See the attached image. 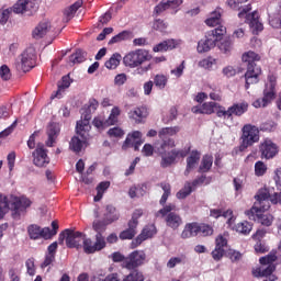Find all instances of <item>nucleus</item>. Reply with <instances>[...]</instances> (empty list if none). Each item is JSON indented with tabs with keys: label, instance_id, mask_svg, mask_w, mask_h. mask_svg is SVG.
Instances as JSON below:
<instances>
[{
	"label": "nucleus",
	"instance_id": "obj_1",
	"mask_svg": "<svg viewBox=\"0 0 281 281\" xmlns=\"http://www.w3.org/2000/svg\"><path fill=\"white\" fill-rule=\"evenodd\" d=\"M181 131V127H162L158 132V136L161 139V144L157 147V153L160 157V168H170V166H175L178 159H184L190 154V147L188 149H177L175 148L177 144L173 138H168L166 135H177Z\"/></svg>",
	"mask_w": 281,
	"mask_h": 281
},
{
	"label": "nucleus",
	"instance_id": "obj_2",
	"mask_svg": "<svg viewBox=\"0 0 281 281\" xmlns=\"http://www.w3.org/2000/svg\"><path fill=\"white\" fill-rule=\"evenodd\" d=\"M274 181L280 192H273V189L267 187L259 189L255 195L256 202L254 206L245 211L249 221H258L260 212H267V210L271 207L270 203H272V205H278V203L281 205V169H277Z\"/></svg>",
	"mask_w": 281,
	"mask_h": 281
},
{
	"label": "nucleus",
	"instance_id": "obj_3",
	"mask_svg": "<svg viewBox=\"0 0 281 281\" xmlns=\"http://www.w3.org/2000/svg\"><path fill=\"white\" fill-rule=\"evenodd\" d=\"M32 206V200L26 196L3 195L0 194V221L4 218L8 212H12L13 218H21V212H25Z\"/></svg>",
	"mask_w": 281,
	"mask_h": 281
},
{
	"label": "nucleus",
	"instance_id": "obj_4",
	"mask_svg": "<svg viewBox=\"0 0 281 281\" xmlns=\"http://www.w3.org/2000/svg\"><path fill=\"white\" fill-rule=\"evenodd\" d=\"M260 55L254 50L245 52L241 55V60L246 65L245 78V89H249L251 85H258L260 82V76H262V68L257 65L260 63Z\"/></svg>",
	"mask_w": 281,
	"mask_h": 281
},
{
	"label": "nucleus",
	"instance_id": "obj_5",
	"mask_svg": "<svg viewBox=\"0 0 281 281\" xmlns=\"http://www.w3.org/2000/svg\"><path fill=\"white\" fill-rule=\"evenodd\" d=\"M225 34H227V27L225 26H217L216 29L206 32L204 40H201L198 43L199 54H205L206 52H210V49H214L216 43H218Z\"/></svg>",
	"mask_w": 281,
	"mask_h": 281
},
{
	"label": "nucleus",
	"instance_id": "obj_6",
	"mask_svg": "<svg viewBox=\"0 0 281 281\" xmlns=\"http://www.w3.org/2000/svg\"><path fill=\"white\" fill-rule=\"evenodd\" d=\"M239 151L245 153L247 148H251L254 144L260 142V130L258 126L252 124H245L241 127V135L239 137Z\"/></svg>",
	"mask_w": 281,
	"mask_h": 281
},
{
	"label": "nucleus",
	"instance_id": "obj_7",
	"mask_svg": "<svg viewBox=\"0 0 281 281\" xmlns=\"http://www.w3.org/2000/svg\"><path fill=\"white\" fill-rule=\"evenodd\" d=\"M69 249H80L82 247V240H85V233L76 232L74 229L66 228L58 236V244L65 245Z\"/></svg>",
	"mask_w": 281,
	"mask_h": 281
},
{
	"label": "nucleus",
	"instance_id": "obj_8",
	"mask_svg": "<svg viewBox=\"0 0 281 281\" xmlns=\"http://www.w3.org/2000/svg\"><path fill=\"white\" fill-rule=\"evenodd\" d=\"M146 60H150V54L148 50L142 48L130 52L123 58L125 67H130L131 69H135V67L144 65Z\"/></svg>",
	"mask_w": 281,
	"mask_h": 281
},
{
	"label": "nucleus",
	"instance_id": "obj_9",
	"mask_svg": "<svg viewBox=\"0 0 281 281\" xmlns=\"http://www.w3.org/2000/svg\"><path fill=\"white\" fill-rule=\"evenodd\" d=\"M249 12H251V4H247L241 9L238 13V19H246L245 23H248L254 32H262L265 26L260 22L258 11Z\"/></svg>",
	"mask_w": 281,
	"mask_h": 281
},
{
	"label": "nucleus",
	"instance_id": "obj_10",
	"mask_svg": "<svg viewBox=\"0 0 281 281\" xmlns=\"http://www.w3.org/2000/svg\"><path fill=\"white\" fill-rule=\"evenodd\" d=\"M146 262V252L144 250H134L128 257H125V261L122 263L123 269L127 271H135Z\"/></svg>",
	"mask_w": 281,
	"mask_h": 281
},
{
	"label": "nucleus",
	"instance_id": "obj_11",
	"mask_svg": "<svg viewBox=\"0 0 281 281\" xmlns=\"http://www.w3.org/2000/svg\"><path fill=\"white\" fill-rule=\"evenodd\" d=\"M83 244V251L85 254H95V251H102L104 247H106V240L104 239V236L102 234L95 235V241L91 240V238H87V236H83V240L81 241Z\"/></svg>",
	"mask_w": 281,
	"mask_h": 281
},
{
	"label": "nucleus",
	"instance_id": "obj_12",
	"mask_svg": "<svg viewBox=\"0 0 281 281\" xmlns=\"http://www.w3.org/2000/svg\"><path fill=\"white\" fill-rule=\"evenodd\" d=\"M274 98H276V82H271L266 85V88L263 89V98L257 99L256 101H254L252 106H255V109L269 106V104L273 102Z\"/></svg>",
	"mask_w": 281,
	"mask_h": 281
},
{
	"label": "nucleus",
	"instance_id": "obj_13",
	"mask_svg": "<svg viewBox=\"0 0 281 281\" xmlns=\"http://www.w3.org/2000/svg\"><path fill=\"white\" fill-rule=\"evenodd\" d=\"M259 153L261 155V159H273V157L279 153L278 145L273 143L271 138H265L259 144Z\"/></svg>",
	"mask_w": 281,
	"mask_h": 281
},
{
	"label": "nucleus",
	"instance_id": "obj_14",
	"mask_svg": "<svg viewBox=\"0 0 281 281\" xmlns=\"http://www.w3.org/2000/svg\"><path fill=\"white\" fill-rule=\"evenodd\" d=\"M157 234V226L155 224H147L140 232V234L134 238L131 243V249H137L142 243L148 240V238H153Z\"/></svg>",
	"mask_w": 281,
	"mask_h": 281
},
{
	"label": "nucleus",
	"instance_id": "obj_15",
	"mask_svg": "<svg viewBox=\"0 0 281 281\" xmlns=\"http://www.w3.org/2000/svg\"><path fill=\"white\" fill-rule=\"evenodd\" d=\"M92 110H89L86 108V105L81 109V120L77 122V131L78 133H82L83 137H87V133L91 132V115H92Z\"/></svg>",
	"mask_w": 281,
	"mask_h": 281
},
{
	"label": "nucleus",
	"instance_id": "obj_16",
	"mask_svg": "<svg viewBox=\"0 0 281 281\" xmlns=\"http://www.w3.org/2000/svg\"><path fill=\"white\" fill-rule=\"evenodd\" d=\"M32 155L33 164L37 168H45L49 165V156H47V149L43 145H37Z\"/></svg>",
	"mask_w": 281,
	"mask_h": 281
},
{
	"label": "nucleus",
	"instance_id": "obj_17",
	"mask_svg": "<svg viewBox=\"0 0 281 281\" xmlns=\"http://www.w3.org/2000/svg\"><path fill=\"white\" fill-rule=\"evenodd\" d=\"M27 234L31 240H49V227H41L38 224L27 226Z\"/></svg>",
	"mask_w": 281,
	"mask_h": 281
},
{
	"label": "nucleus",
	"instance_id": "obj_18",
	"mask_svg": "<svg viewBox=\"0 0 281 281\" xmlns=\"http://www.w3.org/2000/svg\"><path fill=\"white\" fill-rule=\"evenodd\" d=\"M91 135L87 132V136L82 135V132H78V127L76 126V136H74L69 142V148L72 153H81L82 146H85L86 142H89Z\"/></svg>",
	"mask_w": 281,
	"mask_h": 281
},
{
	"label": "nucleus",
	"instance_id": "obj_19",
	"mask_svg": "<svg viewBox=\"0 0 281 281\" xmlns=\"http://www.w3.org/2000/svg\"><path fill=\"white\" fill-rule=\"evenodd\" d=\"M142 144H144V140H142V132L134 131L132 134L127 135L123 148H134V150H139Z\"/></svg>",
	"mask_w": 281,
	"mask_h": 281
},
{
	"label": "nucleus",
	"instance_id": "obj_20",
	"mask_svg": "<svg viewBox=\"0 0 281 281\" xmlns=\"http://www.w3.org/2000/svg\"><path fill=\"white\" fill-rule=\"evenodd\" d=\"M36 65V57L34 54L29 53L27 50L23 52L21 54V64L20 67L24 74H27V71H31V69H34Z\"/></svg>",
	"mask_w": 281,
	"mask_h": 281
},
{
	"label": "nucleus",
	"instance_id": "obj_21",
	"mask_svg": "<svg viewBox=\"0 0 281 281\" xmlns=\"http://www.w3.org/2000/svg\"><path fill=\"white\" fill-rule=\"evenodd\" d=\"M182 3L183 1L179 0H162L154 8V14H157V16H159V14L166 12V10H170V8L175 10V8H179Z\"/></svg>",
	"mask_w": 281,
	"mask_h": 281
},
{
	"label": "nucleus",
	"instance_id": "obj_22",
	"mask_svg": "<svg viewBox=\"0 0 281 281\" xmlns=\"http://www.w3.org/2000/svg\"><path fill=\"white\" fill-rule=\"evenodd\" d=\"M52 30V23L47 20L40 22L32 32L33 38L36 41L47 35V32Z\"/></svg>",
	"mask_w": 281,
	"mask_h": 281
},
{
	"label": "nucleus",
	"instance_id": "obj_23",
	"mask_svg": "<svg viewBox=\"0 0 281 281\" xmlns=\"http://www.w3.org/2000/svg\"><path fill=\"white\" fill-rule=\"evenodd\" d=\"M177 45H179V43H177V40L175 38L165 40L156 44L153 47V52L155 53L172 52V49H177Z\"/></svg>",
	"mask_w": 281,
	"mask_h": 281
},
{
	"label": "nucleus",
	"instance_id": "obj_24",
	"mask_svg": "<svg viewBox=\"0 0 281 281\" xmlns=\"http://www.w3.org/2000/svg\"><path fill=\"white\" fill-rule=\"evenodd\" d=\"M201 161V153L199 150L191 151L190 156L187 158V167L184 170V176L188 177L194 168H196V165Z\"/></svg>",
	"mask_w": 281,
	"mask_h": 281
},
{
	"label": "nucleus",
	"instance_id": "obj_25",
	"mask_svg": "<svg viewBox=\"0 0 281 281\" xmlns=\"http://www.w3.org/2000/svg\"><path fill=\"white\" fill-rule=\"evenodd\" d=\"M164 218L167 227H170V229H179L183 225V218L177 213H168Z\"/></svg>",
	"mask_w": 281,
	"mask_h": 281
},
{
	"label": "nucleus",
	"instance_id": "obj_26",
	"mask_svg": "<svg viewBox=\"0 0 281 281\" xmlns=\"http://www.w3.org/2000/svg\"><path fill=\"white\" fill-rule=\"evenodd\" d=\"M128 116L135 121V124H142L148 117V109L146 106L136 108L128 113Z\"/></svg>",
	"mask_w": 281,
	"mask_h": 281
},
{
	"label": "nucleus",
	"instance_id": "obj_27",
	"mask_svg": "<svg viewBox=\"0 0 281 281\" xmlns=\"http://www.w3.org/2000/svg\"><path fill=\"white\" fill-rule=\"evenodd\" d=\"M199 229H200V224L198 222L188 223L186 224L181 233V238L186 240L187 238H193L194 236H199L200 234Z\"/></svg>",
	"mask_w": 281,
	"mask_h": 281
},
{
	"label": "nucleus",
	"instance_id": "obj_28",
	"mask_svg": "<svg viewBox=\"0 0 281 281\" xmlns=\"http://www.w3.org/2000/svg\"><path fill=\"white\" fill-rule=\"evenodd\" d=\"M80 8H82V0H78L70 7L66 8L63 12L64 23H69V21H71V19H74V16L76 15V12H78V10H80Z\"/></svg>",
	"mask_w": 281,
	"mask_h": 281
},
{
	"label": "nucleus",
	"instance_id": "obj_29",
	"mask_svg": "<svg viewBox=\"0 0 281 281\" xmlns=\"http://www.w3.org/2000/svg\"><path fill=\"white\" fill-rule=\"evenodd\" d=\"M217 106L218 103L216 102H204L200 108H192V112L201 113L203 115H212V113H214V110H216Z\"/></svg>",
	"mask_w": 281,
	"mask_h": 281
},
{
	"label": "nucleus",
	"instance_id": "obj_30",
	"mask_svg": "<svg viewBox=\"0 0 281 281\" xmlns=\"http://www.w3.org/2000/svg\"><path fill=\"white\" fill-rule=\"evenodd\" d=\"M213 164H214V157L210 154L204 155L198 168V172L200 175H205V172H210V170H212Z\"/></svg>",
	"mask_w": 281,
	"mask_h": 281
},
{
	"label": "nucleus",
	"instance_id": "obj_31",
	"mask_svg": "<svg viewBox=\"0 0 281 281\" xmlns=\"http://www.w3.org/2000/svg\"><path fill=\"white\" fill-rule=\"evenodd\" d=\"M231 227L234 232H237V234H243V236H249V234H251V229H254V224L247 221H243Z\"/></svg>",
	"mask_w": 281,
	"mask_h": 281
},
{
	"label": "nucleus",
	"instance_id": "obj_32",
	"mask_svg": "<svg viewBox=\"0 0 281 281\" xmlns=\"http://www.w3.org/2000/svg\"><path fill=\"white\" fill-rule=\"evenodd\" d=\"M59 133L60 127L56 123H53L48 126V140L46 142V146H48V148H52V146H54V144L56 143V137H58Z\"/></svg>",
	"mask_w": 281,
	"mask_h": 281
},
{
	"label": "nucleus",
	"instance_id": "obj_33",
	"mask_svg": "<svg viewBox=\"0 0 281 281\" xmlns=\"http://www.w3.org/2000/svg\"><path fill=\"white\" fill-rule=\"evenodd\" d=\"M228 109L231 111V117L233 115L240 117L241 115H245V113H247V111L249 110V103H247V102L234 103Z\"/></svg>",
	"mask_w": 281,
	"mask_h": 281
},
{
	"label": "nucleus",
	"instance_id": "obj_34",
	"mask_svg": "<svg viewBox=\"0 0 281 281\" xmlns=\"http://www.w3.org/2000/svg\"><path fill=\"white\" fill-rule=\"evenodd\" d=\"M137 236V226L127 222V228L120 233L121 240H133Z\"/></svg>",
	"mask_w": 281,
	"mask_h": 281
},
{
	"label": "nucleus",
	"instance_id": "obj_35",
	"mask_svg": "<svg viewBox=\"0 0 281 281\" xmlns=\"http://www.w3.org/2000/svg\"><path fill=\"white\" fill-rule=\"evenodd\" d=\"M106 212L104 214L103 220L111 225V223H115V221H120V212L113 205H106Z\"/></svg>",
	"mask_w": 281,
	"mask_h": 281
},
{
	"label": "nucleus",
	"instance_id": "obj_36",
	"mask_svg": "<svg viewBox=\"0 0 281 281\" xmlns=\"http://www.w3.org/2000/svg\"><path fill=\"white\" fill-rule=\"evenodd\" d=\"M87 60V52L78 48L69 56V65H80Z\"/></svg>",
	"mask_w": 281,
	"mask_h": 281
},
{
	"label": "nucleus",
	"instance_id": "obj_37",
	"mask_svg": "<svg viewBox=\"0 0 281 281\" xmlns=\"http://www.w3.org/2000/svg\"><path fill=\"white\" fill-rule=\"evenodd\" d=\"M276 217L271 213H259L257 215V223H260L263 227H271Z\"/></svg>",
	"mask_w": 281,
	"mask_h": 281
},
{
	"label": "nucleus",
	"instance_id": "obj_38",
	"mask_svg": "<svg viewBox=\"0 0 281 281\" xmlns=\"http://www.w3.org/2000/svg\"><path fill=\"white\" fill-rule=\"evenodd\" d=\"M133 38V32L123 31L109 41V45H115V43H122V41H131Z\"/></svg>",
	"mask_w": 281,
	"mask_h": 281
},
{
	"label": "nucleus",
	"instance_id": "obj_39",
	"mask_svg": "<svg viewBox=\"0 0 281 281\" xmlns=\"http://www.w3.org/2000/svg\"><path fill=\"white\" fill-rule=\"evenodd\" d=\"M186 262H188V257L186 255L171 257L167 262V269H175L178 265H186Z\"/></svg>",
	"mask_w": 281,
	"mask_h": 281
},
{
	"label": "nucleus",
	"instance_id": "obj_40",
	"mask_svg": "<svg viewBox=\"0 0 281 281\" xmlns=\"http://www.w3.org/2000/svg\"><path fill=\"white\" fill-rule=\"evenodd\" d=\"M122 60V55L119 53H114L109 60L105 61L104 66L106 69H117L120 67V63Z\"/></svg>",
	"mask_w": 281,
	"mask_h": 281
},
{
	"label": "nucleus",
	"instance_id": "obj_41",
	"mask_svg": "<svg viewBox=\"0 0 281 281\" xmlns=\"http://www.w3.org/2000/svg\"><path fill=\"white\" fill-rule=\"evenodd\" d=\"M31 3L30 0H18L12 10L15 14H23V12H27Z\"/></svg>",
	"mask_w": 281,
	"mask_h": 281
},
{
	"label": "nucleus",
	"instance_id": "obj_42",
	"mask_svg": "<svg viewBox=\"0 0 281 281\" xmlns=\"http://www.w3.org/2000/svg\"><path fill=\"white\" fill-rule=\"evenodd\" d=\"M122 111L120 110V108L114 106L111 110V113L108 117V120H105L106 122V126H115V123L117 122V119L120 117Z\"/></svg>",
	"mask_w": 281,
	"mask_h": 281
},
{
	"label": "nucleus",
	"instance_id": "obj_43",
	"mask_svg": "<svg viewBox=\"0 0 281 281\" xmlns=\"http://www.w3.org/2000/svg\"><path fill=\"white\" fill-rule=\"evenodd\" d=\"M192 182L187 181L184 183V187L176 194L177 199H188V196H190V194H192Z\"/></svg>",
	"mask_w": 281,
	"mask_h": 281
},
{
	"label": "nucleus",
	"instance_id": "obj_44",
	"mask_svg": "<svg viewBox=\"0 0 281 281\" xmlns=\"http://www.w3.org/2000/svg\"><path fill=\"white\" fill-rule=\"evenodd\" d=\"M154 85L157 89H166L168 85V76L158 74L154 77Z\"/></svg>",
	"mask_w": 281,
	"mask_h": 281
},
{
	"label": "nucleus",
	"instance_id": "obj_45",
	"mask_svg": "<svg viewBox=\"0 0 281 281\" xmlns=\"http://www.w3.org/2000/svg\"><path fill=\"white\" fill-rule=\"evenodd\" d=\"M276 128H278V123H276L274 121H266L260 124L259 133H260V131H261V133H273V131H276Z\"/></svg>",
	"mask_w": 281,
	"mask_h": 281
},
{
	"label": "nucleus",
	"instance_id": "obj_46",
	"mask_svg": "<svg viewBox=\"0 0 281 281\" xmlns=\"http://www.w3.org/2000/svg\"><path fill=\"white\" fill-rule=\"evenodd\" d=\"M175 210H177V205L170 203V204L165 205L158 212H156L155 216H156V218H159V216H161V218H164L165 216H168V214L175 212Z\"/></svg>",
	"mask_w": 281,
	"mask_h": 281
},
{
	"label": "nucleus",
	"instance_id": "obj_47",
	"mask_svg": "<svg viewBox=\"0 0 281 281\" xmlns=\"http://www.w3.org/2000/svg\"><path fill=\"white\" fill-rule=\"evenodd\" d=\"M220 49H221V52H223L224 54H229V52H232V49H234V41L232 40V37L225 38V40L220 44Z\"/></svg>",
	"mask_w": 281,
	"mask_h": 281
},
{
	"label": "nucleus",
	"instance_id": "obj_48",
	"mask_svg": "<svg viewBox=\"0 0 281 281\" xmlns=\"http://www.w3.org/2000/svg\"><path fill=\"white\" fill-rule=\"evenodd\" d=\"M71 87V81L69 80V76H64L61 78V82L58 83V90L56 91L55 98H58L60 95L61 91H65V89H69Z\"/></svg>",
	"mask_w": 281,
	"mask_h": 281
},
{
	"label": "nucleus",
	"instance_id": "obj_49",
	"mask_svg": "<svg viewBox=\"0 0 281 281\" xmlns=\"http://www.w3.org/2000/svg\"><path fill=\"white\" fill-rule=\"evenodd\" d=\"M216 115L218 117H223L224 120H232V113L229 108L226 110L225 106L217 103V108L215 109Z\"/></svg>",
	"mask_w": 281,
	"mask_h": 281
},
{
	"label": "nucleus",
	"instance_id": "obj_50",
	"mask_svg": "<svg viewBox=\"0 0 281 281\" xmlns=\"http://www.w3.org/2000/svg\"><path fill=\"white\" fill-rule=\"evenodd\" d=\"M153 29L156 30V32H161V34H166V30H168V23H166L161 19H157L154 21Z\"/></svg>",
	"mask_w": 281,
	"mask_h": 281
},
{
	"label": "nucleus",
	"instance_id": "obj_51",
	"mask_svg": "<svg viewBox=\"0 0 281 281\" xmlns=\"http://www.w3.org/2000/svg\"><path fill=\"white\" fill-rule=\"evenodd\" d=\"M106 225H111L110 223H106V220L103 218V221H95L92 224V228L97 234H102V232L106 231Z\"/></svg>",
	"mask_w": 281,
	"mask_h": 281
},
{
	"label": "nucleus",
	"instance_id": "obj_52",
	"mask_svg": "<svg viewBox=\"0 0 281 281\" xmlns=\"http://www.w3.org/2000/svg\"><path fill=\"white\" fill-rule=\"evenodd\" d=\"M223 218H228L226 224L228 227H232L234 223H236V216H234V211L232 209H228L226 211H222Z\"/></svg>",
	"mask_w": 281,
	"mask_h": 281
},
{
	"label": "nucleus",
	"instance_id": "obj_53",
	"mask_svg": "<svg viewBox=\"0 0 281 281\" xmlns=\"http://www.w3.org/2000/svg\"><path fill=\"white\" fill-rule=\"evenodd\" d=\"M142 216H144V211L142 209H136L133 212L132 218L128 221V223L137 227L139 225V218H142Z\"/></svg>",
	"mask_w": 281,
	"mask_h": 281
},
{
	"label": "nucleus",
	"instance_id": "obj_54",
	"mask_svg": "<svg viewBox=\"0 0 281 281\" xmlns=\"http://www.w3.org/2000/svg\"><path fill=\"white\" fill-rule=\"evenodd\" d=\"M255 175L256 177H265V175H267V165L260 160L257 161L255 164Z\"/></svg>",
	"mask_w": 281,
	"mask_h": 281
},
{
	"label": "nucleus",
	"instance_id": "obj_55",
	"mask_svg": "<svg viewBox=\"0 0 281 281\" xmlns=\"http://www.w3.org/2000/svg\"><path fill=\"white\" fill-rule=\"evenodd\" d=\"M125 278H127L128 281H144V272L137 269L132 270Z\"/></svg>",
	"mask_w": 281,
	"mask_h": 281
},
{
	"label": "nucleus",
	"instance_id": "obj_56",
	"mask_svg": "<svg viewBox=\"0 0 281 281\" xmlns=\"http://www.w3.org/2000/svg\"><path fill=\"white\" fill-rule=\"evenodd\" d=\"M199 232L204 237L212 236L214 234V227L210 224L201 223Z\"/></svg>",
	"mask_w": 281,
	"mask_h": 281
},
{
	"label": "nucleus",
	"instance_id": "obj_57",
	"mask_svg": "<svg viewBox=\"0 0 281 281\" xmlns=\"http://www.w3.org/2000/svg\"><path fill=\"white\" fill-rule=\"evenodd\" d=\"M12 12H14L12 8L0 11V25H5V23H8L10 14H12Z\"/></svg>",
	"mask_w": 281,
	"mask_h": 281
},
{
	"label": "nucleus",
	"instance_id": "obj_58",
	"mask_svg": "<svg viewBox=\"0 0 281 281\" xmlns=\"http://www.w3.org/2000/svg\"><path fill=\"white\" fill-rule=\"evenodd\" d=\"M0 78L4 81H8L10 78H12V72L10 71V67H8V65H2L0 67Z\"/></svg>",
	"mask_w": 281,
	"mask_h": 281
},
{
	"label": "nucleus",
	"instance_id": "obj_59",
	"mask_svg": "<svg viewBox=\"0 0 281 281\" xmlns=\"http://www.w3.org/2000/svg\"><path fill=\"white\" fill-rule=\"evenodd\" d=\"M247 1H249V0H228L227 5H229V8H232V10H238L239 12H241L243 8H245V7H240V4L247 3Z\"/></svg>",
	"mask_w": 281,
	"mask_h": 281
},
{
	"label": "nucleus",
	"instance_id": "obj_60",
	"mask_svg": "<svg viewBox=\"0 0 281 281\" xmlns=\"http://www.w3.org/2000/svg\"><path fill=\"white\" fill-rule=\"evenodd\" d=\"M211 256L216 262L223 260V256H225V248H217L215 246L214 250L211 252Z\"/></svg>",
	"mask_w": 281,
	"mask_h": 281
},
{
	"label": "nucleus",
	"instance_id": "obj_61",
	"mask_svg": "<svg viewBox=\"0 0 281 281\" xmlns=\"http://www.w3.org/2000/svg\"><path fill=\"white\" fill-rule=\"evenodd\" d=\"M255 251L256 254H267V251H269V247L262 240L256 241Z\"/></svg>",
	"mask_w": 281,
	"mask_h": 281
},
{
	"label": "nucleus",
	"instance_id": "obj_62",
	"mask_svg": "<svg viewBox=\"0 0 281 281\" xmlns=\"http://www.w3.org/2000/svg\"><path fill=\"white\" fill-rule=\"evenodd\" d=\"M227 257L229 258V260H232V262H238V260H240V258H243V254H240V251L229 249L227 251Z\"/></svg>",
	"mask_w": 281,
	"mask_h": 281
},
{
	"label": "nucleus",
	"instance_id": "obj_63",
	"mask_svg": "<svg viewBox=\"0 0 281 281\" xmlns=\"http://www.w3.org/2000/svg\"><path fill=\"white\" fill-rule=\"evenodd\" d=\"M109 137H124V130L120 127H112L108 131Z\"/></svg>",
	"mask_w": 281,
	"mask_h": 281
},
{
	"label": "nucleus",
	"instance_id": "obj_64",
	"mask_svg": "<svg viewBox=\"0 0 281 281\" xmlns=\"http://www.w3.org/2000/svg\"><path fill=\"white\" fill-rule=\"evenodd\" d=\"M215 247L218 249H225V247H227V238H225L223 235H218L215 238Z\"/></svg>",
	"mask_w": 281,
	"mask_h": 281
}]
</instances>
